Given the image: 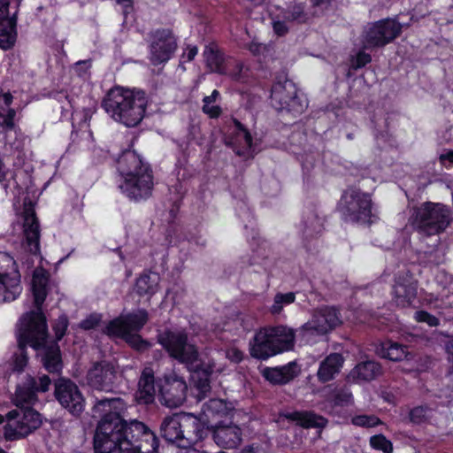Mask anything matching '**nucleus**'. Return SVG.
<instances>
[{"label": "nucleus", "mask_w": 453, "mask_h": 453, "mask_svg": "<svg viewBox=\"0 0 453 453\" xmlns=\"http://www.w3.org/2000/svg\"><path fill=\"white\" fill-rule=\"evenodd\" d=\"M125 409V403L119 397L97 399L92 408L94 418H98L94 445L110 449L120 444L124 440H131V434L127 433L133 423H140L134 420L127 424L121 413Z\"/></svg>", "instance_id": "nucleus-1"}, {"label": "nucleus", "mask_w": 453, "mask_h": 453, "mask_svg": "<svg viewBox=\"0 0 453 453\" xmlns=\"http://www.w3.org/2000/svg\"><path fill=\"white\" fill-rule=\"evenodd\" d=\"M147 104L148 99L143 91L121 87L111 88L102 101V107L111 118L129 127L142 120Z\"/></svg>", "instance_id": "nucleus-2"}, {"label": "nucleus", "mask_w": 453, "mask_h": 453, "mask_svg": "<svg viewBox=\"0 0 453 453\" xmlns=\"http://www.w3.org/2000/svg\"><path fill=\"white\" fill-rule=\"evenodd\" d=\"M47 325L39 312H27L21 319L18 333L19 351L13 355L12 370L20 372L27 365L26 347L39 349L45 344Z\"/></svg>", "instance_id": "nucleus-3"}, {"label": "nucleus", "mask_w": 453, "mask_h": 453, "mask_svg": "<svg viewBox=\"0 0 453 453\" xmlns=\"http://www.w3.org/2000/svg\"><path fill=\"white\" fill-rule=\"evenodd\" d=\"M295 331L285 326L263 328L254 336L250 355L257 359H266L290 350L295 345Z\"/></svg>", "instance_id": "nucleus-4"}, {"label": "nucleus", "mask_w": 453, "mask_h": 453, "mask_svg": "<svg viewBox=\"0 0 453 453\" xmlns=\"http://www.w3.org/2000/svg\"><path fill=\"white\" fill-rule=\"evenodd\" d=\"M158 342L172 358L183 364L188 371L199 373L201 360L198 349L188 341L185 331L166 330L158 335Z\"/></svg>", "instance_id": "nucleus-5"}, {"label": "nucleus", "mask_w": 453, "mask_h": 453, "mask_svg": "<svg viewBox=\"0 0 453 453\" xmlns=\"http://www.w3.org/2000/svg\"><path fill=\"white\" fill-rule=\"evenodd\" d=\"M411 217L416 229L427 236L444 232L453 219L449 207L433 202H426L414 208Z\"/></svg>", "instance_id": "nucleus-6"}, {"label": "nucleus", "mask_w": 453, "mask_h": 453, "mask_svg": "<svg viewBox=\"0 0 453 453\" xmlns=\"http://www.w3.org/2000/svg\"><path fill=\"white\" fill-rule=\"evenodd\" d=\"M127 433L134 441L124 440L110 449L95 445L96 453H155L157 448V438L143 423H133Z\"/></svg>", "instance_id": "nucleus-7"}, {"label": "nucleus", "mask_w": 453, "mask_h": 453, "mask_svg": "<svg viewBox=\"0 0 453 453\" xmlns=\"http://www.w3.org/2000/svg\"><path fill=\"white\" fill-rule=\"evenodd\" d=\"M6 420L4 436L10 441L27 436L42 424L41 414L32 407L15 409L9 411L6 414Z\"/></svg>", "instance_id": "nucleus-8"}, {"label": "nucleus", "mask_w": 453, "mask_h": 453, "mask_svg": "<svg viewBox=\"0 0 453 453\" xmlns=\"http://www.w3.org/2000/svg\"><path fill=\"white\" fill-rule=\"evenodd\" d=\"M339 210L350 221L369 223L372 216V200L369 195L349 188L344 191Z\"/></svg>", "instance_id": "nucleus-9"}, {"label": "nucleus", "mask_w": 453, "mask_h": 453, "mask_svg": "<svg viewBox=\"0 0 453 453\" xmlns=\"http://www.w3.org/2000/svg\"><path fill=\"white\" fill-rule=\"evenodd\" d=\"M271 101L277 111H286L293 115L301 114L306 107L304 102L297 96L294 82L287 79L273 86Z\"/></svg>", "instance_id": "nucleus-10"}, {"label": "nucleus", "mask_w": 453, "mask_h": 453, "mask_svg": "<svg viewBox=\"0 0 453 453\" xmlns=\"http://www.w3.org/2000/svg\"><path fill=\"white\" fill-rule=\"evenodd\" d=\"M402 33V25L392 19L374 22L365 30L363 46L365 49L383 47L394 41Z\"/></svg>", "instance_id": "nucleus-11"}, {"label": "nucleus", "mask_w": 453, "mask_h": 453, "mask_svg": "<svg viewBox=\"0 0 453 453\" xmlns=\"http://www.w3.org/2000/svg\"><path fill=\"white\" fill-rule=\"evenodd\" d=\"M54 395L70 414L79 417L85 410V397L70 379L59 378L54 382Z\"/></svg>", "instance_id": "nucleus-12"}, {"label": "nucleus", "mask_w": 453, "mask_h": 453, "mask_svg": "<svg viewBox=\"0 0 453 453\" xmlns=\"http://www.w3.org/2000/svg\"><path fill=\"white\" fill-rule=\"evenodd\" d=\"M87 383L98 391L111 392L117 380V369L109 361L95 362L86 375Z\"/></svg>", "instance_id": "nucleus-13"}, {"label": "nucleus", "mask_w": 453, "mask_h": 453, "mask_svg": "<svg viewBox=\"0 0 453 453\" xmlns=\"http://www.w3.org/2000/svg\"><path fill=\"white\" fill-rule=\"evenodd\" d=\"M341 319L334 308L325 307L315 311L311 319L300 328L303 336L322 335L340 325Z\"/></svg>", "instance_id": "nucleus-14"}, {"label": "nucleus", "mask_w": 453, "mask_h": 453, "mask_svg": "<svg viewBox=\"0 0 453 453\" xmlns=\"http://www.w3.org/2000/svg\"><path fill=\"white\" fill-rule=\"evenodd\" d=\"M119 187L121 192L131 200L146 199L150 196L153 188L152 173L142 172L138 175L126 177Z\"/></svg>", "instance_id": "nucleus-15"}, {"label": "nucleus", "mask_w": 453, "mask_h": 453, "mask_svg": "<svg viewBox=\"0 0 453 453\" xmlns=\"http://www.w3.org/2000/svg\"><path fill=\"white\" fill-rule=\"evenodd\" d=\"M188 386L176 375L166 377L160 388V403L169 408L180 407L186 400Z\"/></svg>", "instance_id": "nucleus-16"}, {"label": "nucleus", "mask_w": 453, "mask_h": 453, "mask_svg": "<svg viewBox=\"0 0 453 453\" xmlns=\"http://www.w3.org/2000/svg\"><path fill=\"white\" fill-rule=\"evenodd\" d=\"M148 321L145 310H138L109 322L104 329L108 335H126L127 333L139 331Z\"/></svg>", "instance_id": "nucleus-17"}, {"label": "nucleus", "mask_w": 453, "mask_h": 453, "mask_svg": "<svg viewBox=\"0 0 453 453\" xmlns=\"http://www.w3.org/2000/svg\"><path fill=\"white\" fill-rule=\"evenodd\" d=\"M176 47V41L169 30L157 31L150 44V62L154 65L167 62Z\"/></svg>", "instance_id": "nucleus-18"}, {"label": "nucleus", "mask_w": 453, "mask_h": 453, "mask_svg": "<svg viewBox=\"0 0 453 453\" xmlns=\"http://www.w3.org/2000/svg\"><path fill=\"white\" fill-rule=\"evenodd\" d=\"M24 242L27 250L34 255L40 252V226L32 207L25 208L24 211Z\"/></svg>", "instance_id": "nucleus-19"}, {"label": "nucleus", "mask_w": 453, "mask_h": 453, "mask_svg": "<svg viewBox=\"0 0 453 453\" xmlns=\"http://www.w3.org/2000/svg\"><path fill=\"white\" fill-rule=\"evenodd\" d=\"M242 436L241 427L232 422L220 421L213 427V439L222 448H236L242 442Z\"/></svg>", "instance_id": "nucleus-20"}, {"label": "nucleus", "mask_w": 453, "mask_h": 453, "mask_svg": "<svg viewBox=\"0 0 453 453\" xmlns=\"http://www.w3.org/2000/svg\"><path fill=\"white\" fill-rule=\"evenodd\" d=\"M417 296V281L408 273L399 275L394 285L395 301L399 306H408Z\"/></svg>", "instance_id": "nucleus-21"}, {"label": "nucleus", "mask_w": 453, "mask_h": 453, "mask_svg": "<svg viewBox=\"0 0 453 453\" xmlns=\"http://www.w3.org/2000/svg\"><path fill=\"white\" fill-rule=\"evenodd\" d=\"M181 429L183 431L182 447L195 444L207 434V429L204 424L191 413L183 412Z\"/></svg>", "instance_id": "nucleus-22"}, {"label": "nucleus", "mask_w": 453, "mask_h": 453, "mask_svg": "<svg viewBox=\"0 0 453 453\" xmlns=\"http://www.w3.org/2000/svg\"><path fill=\"white\" fill-rule=\"evenodd\" d=\"M300 372V365L296 361H292L282 366L266 367L262 374L271 383L282 385L293 380Z\"/></svg>", "instance_id": "nucleus-23"}, {"label": "nucleus", "mask_w": 453, "mask_h": 453, "mask_svg": "<svg viewBox=\"0 0 453 453\" xmlns=\"http://www.w3.org/2000/svg\"><path fill=\"white\" fill-rule=\"evenodd\" d=\"M118 170L124 178L151 172L150 166L133 150H126L121 154L118 159Z\"/></svg>", "instance_id": "nucleus-24"}, {"label": "nucleus", "mask_w": 453, "mask_h": 453, "mask_svg": "<svg viewBox=\"0 0 453 453\" xmlns=\"http://www.w3.org/2000/svg\"><path fill=\"white\" fill-rule=\"evenodd\" d=\"M182 418L183 412H179L163 418L160 425V434L165 441L177 442L179 445L182 446Z\"/></svg>", "instance_id": "nucleus-25"}, {"label": "nucleus", "mask_w": 453, "mask_h": 453, "mask_svg": "<svg viewBox=\"0 0 453 453\" xmlns=\"http://www.w3.org/2000/svg\"><path fill=\"white\" fill-rule=\"evenodd\" d=\"M35 381L31 375H27L24 381L17 387L12 402L17 409L32 407L37 401V393L33 390Z\"/></svg>", "instance_id": "nucleus-26"}, {"label": "nucleus", "mask_w": 453, "mask_h": 453, "mask_svg": "<svg viewBox=\"0 0 453 453\" xmlns=\"http://www.w3.org/2000/svg\"><path fill=\"white\" fill-rule=\"evenodd\" d=\"M155 392L154 372L151 368L146 367L138 382L136 399L140 403H150L154 400Z\"/></svg>", "instance_id": "nucleus-27"}, {"label": "nucleus", "mask_w": 453, "mask_h": 453, "mask_svg": "<svg viewBox=\"0 0 453 453\" xmlns=\"http://www.w3.org/2000/svg\"><path fill=\"white\" fill-rule=\"evenodd\" d=\"M382 373L379 363L367 360L358 363L349 372V378L354 381H370Z\"/></svg>", "instance_id": "nucleus-28"}, {"label": "nucleus", "mask_w": 453, "mask_h": 453, "mask_svg": "<svg viewBox=\"0 0 453 453\" xmlns=\"http://www.w3.org/2000/svg\"><path fill=\"white\" fill-rule=\"evenodd\" d=\"M343 357L341 354L333 353L327 356L319 365L317 376L319 381L326 382L334 379L342 366Z\"/></svg>", "instance_id": "nucleus-29"}, {"label": "nucleus", "mask_w": 453, "mask_h": 453, "mask_svg": "<svg viewBox=\"0 0 453 453\" xmlns=\"http://www.w3.org/2000/svg\"><path fill=\"white\" fill-rule=\"evenodd\" d=\"M21 289L19 272H14L11 278H0V303L14 301Z\"/></svg>", "instance_id": "nucleus-30"}, {"label": "nucleus", "mask_w": 453, "mask_h": 453, "mask_svg": "<svg viewBox=\"0 0 453 453\" xmlns=\"http://www.w3.org/2000/svg\"><path fill=\"white\" fill-rule=\"evenodd\" d=\"M203 58L206 63V66L210 69L211 72L219 74L226 73V69L224 65L225 58L217 44L210 43L206 45L203 50Z\"/></svg>", "instance_id": "nucleus-31"}, {"label": "nucleus", "mask_w": 453, "mask_h": 453, "mask_svg": "<svg viewBox=\"0 0 453 453\" xmlns=\"http://www.w3.org/2000/svg\"><path fill=\"white\" fill-rule=\"evenodd\" d=\"M285 417L305 428L325 427L327 424L326 418L311 411H293L285 414Z\"/></svg>", "instance_id": "nucleus-32"}, {"label": "nucleus", "mask_w": 453, "mask_h": 453, "mask_svg": "<svg viewBox=\"0 0 453 453\" xmlns=\"http://www.w3.org/2000/svg\"><path fill=\"white\" fill-rule=\"evenodd\" d=\"M158 283V274H142L136 280L135 291L139 296H147L148 299H150L157 291Z\"/></svg>", "instance_id": "nucleus-33"}, {"label": "nucleus", "mask_w": 453, "mask_h": 453, "mask_svg": "<svg viewBox=\"0 0 453 453\" xmlns=\"http://www.w3.org/2000/svg\"><path fill=\"white\" fill-rule=\"evenodd\" d=\"M16 19H5L0 23V48L8 50L16 41Z\"/></svg>", "instance_id": "nucleus-34"}, {"label": "nucleus", "mask_w": 453, "mask_h": 453, "mask_svg": "<svg viewBox=\"0 0 453 453\" xmlns=\"http://www.w3.org/2000/svg\"><path fill=\"white\" fill-rule=\"evenodd\" d=\"M42 361L44 367L50 372H57L61 369L60 349L57 343L45 347Z\"/></svg>", "instance_id": "nucleus-35"}, {"label": "nucleus", "mask_w": 453, "mask_h": 453, "mask_svg": "<svg viewBox=\"0 0 453 453\" xmlns=\"http://www.w3.org/2000/svg\"><path fill=\"white\" fill-rule=\"evenodd\" d=\"M380 354L392 361H401L407 356L405 346L390 341L381 344Z\"/></svg>", "instance_id": "nucleus-36"}, {"label": "nucleus", "mask_w": 453, "mask_h": 453, "mask_svg": "<svg viewBox=\"0 0 453 453\" xmlns=\"http://www.w3.org/2000/svg\"><path fill=\"white\" fill-rule=\"evenodd\" d=\"M203 412L206 415L226 416L231 412L225 401L221 399H210L203 405Z\"/></svg>", "instance_id": "nucleus-37"}, {"label": "nucleus", "mask_w": 453, "mask_h": 453, "mask_svg": "<svg viewBox=\"0 0 453 453\" xmlns=\"http://www.w3.org/2000/svg\"><path fill=\"white\" fill-rule=\"evenodd\" d=\"M296 300V295L294 292L288 293H278L274 296L273 304L271 307L273 314H279L285 305L293 303Z\"/></svg>", "instance_id": "nucleus-38"}, {"label": "nucleus", "mask_w": 453, "mask_h": 453, "mask_svg": "<svg viewBox=\"0 0 453 453\" xmlns=\"http://www.w3.org/2000/svg\"><path fill=\"white\" fill-rule=\"evenodd\" d=\"M285 19L288 21L305 23L309 18L308 14L304 12V6L302 4H296L288 8L286 12Z\"/></svg>", "instance_id": "nucleus-39"}, {"label": "nucleus", "mask_w": 453, "mask_h": 453, "mask_svg": "<svg viewBox=\"0 0 453 453\" xmlns=\"http://www.w3.org/2000/svg\"><path fill=\"white\" fill-rule=\"evenodd\" d=\"M16 269V263L12 257L0 253V278H11Z\"/></svg>", "instance_id": "nucleus-40"}, {"label": "nucleus", "mask_w": 453, "mask_h": 453, "mask_svg": "<svg viewBox=\"0 0 453 453\" xmlns=\"http://www.w3.org/2000/svg\"><path fill=\"white\" fill-rule=\"evenodd\" d=\"M370 444L373 449L381 450L384 453H392L393 451L392 442L381 434L372 436L370 438Z\"/></svg>", "instance_id": "nucleus-41"}, {"label": "nucleus", "mask_w": 453, "mask_h": 453, "mask_svg": "<svg viewBox=\"0 0 453 453\" xmlns=\"http://www.w3.org/2000/svg\"><path fill=\"white\" fill-rule=\"evenodd\" d=\"M333 402L334 405L345 406L352 403V394L347 388H338L334 391L333 395Z\"/></svg>", "instance_id": "nucleus-42"}, {"label": "nucleus", "mask_w": 453, "mask_h": 453, "mask_svg": "<svg viewBox=\"0 0 453 453\" xmlns=\"http://www.w3.org/2000/svg\"><path fill=\"white\" fill-rule=\"evenodd\" d=\"M352 423L357 426L372 427L380 424V420L373 415H358L352 418Z\"/></svg>", "instance_id": "nucleus-43"}, {"label": "nucleus", "mask_w": 453, "mask_h": 453, "mask_svg": "<svg viewBox=\"0 0 453 453\" xmlns=\"http://www.w3.org/2000/svg\"><path fill=\"white\" fill-rule=\"evenodd\" d=\"M32 289L35 298V304L37 308V311H35V312H39L45 319V317L42 313L41 306L47 296L46 286H32Z\"/></svg>", "instance_id": "nucleus-44"}, {"label": "nucleus", "mask_w": 453, "mask_h": 453, "mask_svg": "<svg viewBox=\"0 0 453 453\" xmlns=\"http://www.w3.org/2000/svg\"><path fill=\"white\" fill-rule=\"evenodd\" d=\"M32 380L35 381V384L33 385V390H35V393L47 392L51 384V380H50V377L46 374H43V375H41L38 377L32 376Z\"/></svg>", "instance_id": "nucleus-45"}, {"label": "nucleus", "mask_w": 453, "mask_h": 453, "mask_svg": "<svg viewBox=\"0 0 453 453\" xmlns=\"http://www.w3.org/2000/svg\"><path fill=\"white\" fill-rule=\"evenodd\" d=\"M116 337L123 338L126 342L136 349H142L147 347V342L143 341L139 334L127 333L126 335H115Z\"/></svg>", "instance_id": "nucleus-46"}, {"label": "nucleus", "mask_w": 453, "mask_h": 453, "mask_svg": "<svg viewBox=\"0 0 453 453\" xmlns=\"http://www.w3.org/2000/svg\"><path fill=\"white\" fill-rule=\"evenodd\" d=\"M415 319L418 322L426 323L430 326H439V319L425 311H419L415 313Z\"/></svg>", "instance_id": "nucleus-47"}, {"label": "nucleus", "mask_w": 453, "mask_h": 453, "mask_svg": "<svg viewBox=\"0 0 453 453\" xmlns=\"http://www.w3.org/2000/svg\"><path fill=\"white\" fill-rule=\"evenodd\" d=\"M410 419L415 424L424 422L426 419V410L421 406L413 408L410 411Z\"/></svg>", "instance_id": "nucleus-48"}, {"label": "nucleus", "mask_w": 453, "mask_h": 453, "mask_svg": "<svg viewBox=\"0 0 453 453\" xmlns=\"http://www.w3.org/2000/svg\"><path fill=\"white\" fill-rule=\"evenodd\" d=\"M371 60V56L368 53H365V51L361 50L357 54L356 58L352 60V67L354 69L362 68L365 65L370 63Z\"/></svg>", "instance_id": "nucleus-49"}, {"label": "nucleus", "mask_w": 453, "mask_h": 453, "mask_svg": "<svg viewBox=\"0 0 453 453\" xmlns=\"http://www.w3.org/2000/svg\"><path fill=\"white\" fill-rule=\"evenodd\" d=\"M101 316L99 314H91L80 324L81 327L85 330L95 328L100 322Z\"/></svg>", "instance_id": "nucleus-50"}, {"label": "nucleus", "mask_w": 453, "mask_h": 453, "mask_svg": "<svg viewBox=\"0 0 453 453\" xmlns=\"http://www.w3.org/2000/svg\"><path fill=\"white\" fill-rule=\"evenodd\" d=\"M68 326V320L66 317H59L58 319V322L56 326H54V330L56 333V338L57 340H61L62 337L65 335V331L67 329Z\"/></svg>", "instance_id": "nucleus-51"}, {"label": "nucleus", "mask_w": 453, "mask_h": 453, "mask_svg": "<svg viewBox=\"0 0 453 453\" xmlns=\"http://www.w3.org/2000/svg\"><path fill=\"white\" fill-rule=\"evenodd\" d=\"M9 4L10 0H0V23L5 19H16V12L10 16Z\"/></svg>", "instance_id": "nucleus-52"}, {"label": "nucleus", "mask_w": 453, "mask_h": 453, "mask_svg": "<svg viewBox=\"0 0 453 453\" xmlns=\"http://www.w3.org/2000/svg\"><path fill=\"white\" fill-rule=\"evenodd\" d=\"M243 352L236 348H231L226 351V357L234 363H240L243 359Z\"/></svg>", "instance_id": "nucleus-53"}, {"label": "nucleus", "mask_w": 453, "mask_h": 453, "mask_svg": "<svg viewBox=\"0 0 453 453\" xmlns=\"http://www.w3.org/2000/svg\"><path fill=\"white\" fill-rule=\"evenodd\" d=\"M196 387L199 391V394L203 395V396H204L205 394L211 389L210 382L207 378L197 380L196 381Z\"/></svg>", "instance_id": "nucleus-54"}, {"label": "nucleus", "mask_w": 453, "mask_h": 453, "mask_svg": "<svg viewBox=\"0 0 453 453\" xmlns=\"http://www.w3.org/2000/svg\"><path fill=\"white\" fill-rule=\"evenodd\" d=\"M203 111L211 118H218L221 113V108L218 105L210 106V104H203Z\"/></svg>", "instance_id": "nucleus-55"}, {"label": "nucleus", "mask_w": 453, "mask_h": 453, "mask_svg": "<svg viewBox=\"0 0 453 453\" xmlns=\"http://www.w3.org/2000/svg\"><path fill=\"white\" fill-rule=\"evenodd\" d=\"M234 125L235 127L243 132V137H244V141H245V144L248 146V147H251V144H252V137H251V134H250V132L243 127V125L238 121L237 119H234Z\"/></svg>", "instance_id": "nucleus-56"}, {"label": "nucleus", "mask_w": 453, "mask_h": 453, "mask_svg": "<svg viewBox=\"0 0 453 453\" xmlns=\"http://www.w3.org/2000/svg\"><path fill=\"white\" fill-rule=\"evenodd\" d=\"M447 359L449 363V372L453 373V339L447 342L445 345Z\"/></svg>", "instance_id": "nucleus-57"}, {"label": "nucleus", "mask_w": 453, "mask_h": 453, "mask_svg": "<svg viewBox=\"0 0 453 453\" xmlns=\"http://www.w3.org/2000/svg\"><path fill=\"white\" fill-rule=\"evenodd\" d=\"M48 279L43 273L35 272L33 275L32 286H46Z\"/></svg>", "instance_id": "nucleus-58"}, {"label": "nucleus", "mask_w": 453, "mask_h": 453, "mask_svg": "<svg viewBox=\"0 0 453 453\" xmlns=\"http://www.w3.org/2000/svg\"><path fill=\"white\" fill-rule=\"evenodd\" d=\"M273 30L278 35H284L288 32V27L284 21H274Z\"/></svg>", "instance_id": "nucleus-59"}, {"label": "nucleus", "mask_w": 453, "mask_h": 453, "mask_svg": "<svg viewBox=\"0 0 453 453\" xmlns=\"http://www.w3.org/2000/svg\"><path fill=\"white\" fill-rule=\"evenodd\" d=\"M6 118H7V128L8 129H12L13 127H14V117L16 115V112H15V110L14 109H12V108H9L7 110V112H6Z\"/></svg>", "instance_id": "nucleus-60"}, {"label": "nucleus", "mask_w": 453, "mask_h": 453, "mask_svg": "<svg viewBox=\"0 0 453 453\" xmlns=\"http://www.w3.org/2000/svg\"><path fill=\"white\" fill-rule=\"evenodd\" d=\"M219 96V92L214 89L211 96H205L203 100L204 104H210L217 100Z\"/></svg>", "instance_id": "nucleus-61"}, {"label": "nucleus", "mask_w": 453, "mask_h": 453, "mask_svg": "<svg viewBox=\"0 0 453 453\" xmlns=\"http://www.w3.org/2000/svg\"><path fill=\"white\" fill-rule=\"evenodd\" d=\"M265 49V46L263 44H259V43H251L250 45V50L254 55L260 54Z\"/></svg>", "instance_id": "nucleus-62"}, {"label": "nucleus", "mask_w": 453, "mask_h": 453, "mask_svg": "<svg viewBox=\"0 0 453 453\" xmlns=\"http://www.w3.org/2000/svg\"><path fill=\"white\" fill-rule=\"evenodd\" d=\"M440 160L443 163L445 160H449L450 163H453V150H449L445 154H441L440 156Z\"/></svg>", "instance_id": "nucleus-63"}, {"label": "nucleus", "mask_w": 453, "mask_h": 453, "mask_svg": "<svg viewBox=\"0 0 453 453\" xmlns=\"http://www.w3.org/2000/svg\"><path fill=\"white\" fill-rule=\"evenodd\" d=\"M197 48L196 46L189 48L188 52L187 53V58L188 61H191L194 59V58L197 54Z\"/></svg>", "instance_id": "nucleus-64"}]
</instances>
